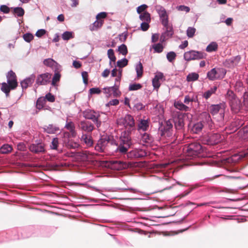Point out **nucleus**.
I'll return each instance as SVG.
<instances>
[{"label": "nucleus", "instance_id": "1", "mask_svg": "<svg viewBox=\"0 0 248 248\" xmlns=\"http://www.w3.org/2000/svg\"><path fill=\"white\" fill-rule=\"evenodd\" d=\"M117 124L118 126H122L125 130L121 134L116 151L125 154L132 145L130 134L136 130L135 120L132 116L127 114L124 117L117 119Z\"/></svg>", "mask_w": 248, "mask_h": 248}, {"label": "nucleus", "instance_id": "2", "mask_svg": "<svg viewBox=\"0 0 248 248\" xmlns=\"http://www.w3.org/2000/svg\"><path fill=\"white\" fill-rule=\"evenodd\" d=\"M7 83L3 82L1 84V90L6 96H8L11 90L15 89L17 86V82L16 74L12 70L7 75Z\"/></svg>", "mask_w": 248, "mask_h": 248}, {"label": "nucleus", "instance_id": "3", "mask_svg": "<svg viewBox=\"0 0 248 248\" xmlns=\"http://www.w3.org/2000/svg\"><path fill=\"white\" fill-rule=\"evenodd\" d=\"M202 121L195 124L193 127L192 131L196 133L200 132L204 125H207L210 129L213 127L212 120L210 115L207 112H204L202 114Z\"/></svg>", "mask_w": 248, "mask_h": 248}, {"label": "nucleus", "instance_id": "4", "mask_svg": "<svg viewBox=\"0 0 248 248\" xmlns=\"http://www.w3.org/2000/svg\"><path fill=\"white\" fill-rule=\"evenodd\" d=\"M202 151V146L199 143L194 142L185 148V154L187 156L195 157Z\"/></svg>", "mask_w": 248, "mask_h": 248}, {"label": "nucleus", "instance_id": "5", "mask_svg": "<svg viewBox=\"0 0 248 248\" xmlns=\"http://www.w3.org/2000/svg\"><path fill=\"white\" fill-rule=\"evenodd\" d=\"M83 115L85 119L92 120L97 128L101 126V121L100 118V114L99 112L87 109L83 111Z\"/></svg>", "mask_w": 248, "mask_h": 248}, {"label": "nucleus", "instance_id": "6", "mask_svg": "<svg viewBox=\"0 0 248 248\" xmlns=\"http://www.w3.org/2000/svg\"><path fill=\"white\" fill-rule=\"evenodd\" d=\"M114 141L110 140L108 138H101L98 140L95 149L99 152H105L108 150L109 145H112Z\"/></svg>", "mask_w": 248, "mask_h": 248}, {"label": "nucleus", "instance_id": "7", "mask_svg": "<svg viewBox=\"0 0 248 248\" xmlns=\"http://www.w3.org/2000/svg\"><path fill=\"white\" fill-rule=\"evenodd\" d=\"M206 54L201 51L190 50L186 52L184 54V59L186 61L200 60L204 58Z\"/></svg>", "mask_w": 248, "mask_h": 248}, {"label": "nucleus", "instance_id": "8", "mask_svg": "<svg viewBox=\"0 0 248 248\" xmlns=\"http://www.w3.org/2000/svg\"><path fill=\"white\" fill-rule=\"evenodd\" d=\"M162 137L170 138L172 135V124L170 120L165 122L159 128Z\"/></svg>", "mask_w": 248, "mask_h": 248}, {"label": "nucleus", "instance_id": "9", "mask_svg": "<svg viewBox=\"0 0 248 248\" xmlns=\"http://www.w3.org/2000/svg\"><path fill=\"white\" fill-rule=\"evenodd\" d=\"M222 140L220 134L218 133H210L204 137L205 144L214 145L220 142Z\"/></svg>", "mask_w": 248, "mask_h": 248}, {"label": "nucleus", "instance_id": "10", "mask_svg": "<svg viewBox=\"0 0 248 248\" xmlns=\"http://www.w3.org/2000/svg\"><path fill=\"white\" fill-rule=\"evenodd\" d=\"M51 75L48 73L38 75L36 79V83L38 85H46L50 82Z\"/></svg>", "mask_w": 248, "mask_h": 248}, {"label": "nucleus", "instance_id": "11", "mask_svg": "<svg viewBox=\"0 0 248 248\" xmlns=\"http://www.w3.org/2000/svg\"><path fill=\"white\" fill-rule=\"evenodd\" d=\"M224 105L222 104L212 105L209 107V111L212 115H215L218 112H220V120H222L224 118Z\"/></svg>", "mask_w": 248, "mask_h": 248}, {"label": "nucleus", "instance_id": "12", "mask_svg": "<svg viewBox=\"0 0 248 248\" xmlns=\"http://www.w3.org/2000/svg\"><path fill=\"white\" fill-rule=\"evenodd\" d=\"M103 91L104 93L106 94L107 97H109L112 94L114 97L119 96L121 94V92L119 90V86L117 85L112 87L104 88Z\"/></svg>", "mask_w": 248, "mask_h": 248}, {"label": "nucleus", "instance_id": "13", "mask_svg": "<svg viewBox=\"0 0 248 248\" xmlns=\"http://www.w3.org/2000/svg\"><path fill=\"white\" fill-rule=\"evenodd\" d=\"M78 126L80 130L88 133L92 132L94 129V125L91 122L85 120L80 121Z\"/></svg>", "mask_w": 248, "mask_h": 248}, {"label": "nucleus", "instance_id": "14", "mask_svg": "<svg viewBox=\"0 0 248 248\" xmlns=\"http://www.w3.org/2000/svg\"><path fill=\"white\" fill-rule=\"evenodd\" d=\"M156 10L159 15L161 23L166 25L167 22H169V19L168 15L165 8L160 6H156Z\"/></svg>", "mask_w": 248, "mask_h": 248}, {"label": "nucleus", "instance_id": "15", "mask_svg": "<svg viewBox=\"0 0 248 248\" xmlns=\"http://www.w3.org/2000/svg\"><path fill=\"white\" fill-rule=\"evenodd\" d=\"M229 104L231 107V110L234 113H238L241 109L244 108V107L242 104L240 100L238 98L229 102Z\"/></svg>", "mask_w": 248, "mask_h": 248}, {"label": "nucleus", "instance_id": "16", "mask_svg": "<svg viewBox=\"0 0 248 248\" xmlns=\"http://www.w3.org/2000/svg\"><path fill=\"white\" fill-rule=\"evenodd\" d=\"M186 113H179L177 116L175 118L174 122L175 123V126L177 129H182L185 125V120L186 118Z\"/></svg>", "mask_w": 248, "mask_h": 248}, {"label": "nucleus", "instance_id": "17", "mask_svg": "<svg viewBox=\"0 0 248 248\" xmlns=\"http://www.w3.org/2000/svg\"><path fill=\"white\" fill-rule=\"evenodd\" d=\"M29 150L31 152L35 154L44 153L46 152L45 145L42 143L31 144L29 146Z\"/></svg>", "mask_w": 248, "mask_h": 248}, {"label": "nucleus", "instance_id": "18", "mask_svg": "<svg viewBox=\"0 0 248 248\" xmlns=\"http://www.w3.org/2000/svg\"><path fill=\"white\" fill-rule=\"evenodd\" d=\"M241 60V57L237 56L232 57L230 59H227L224 62V65L229 68H232L237 65Z\"/></svg>", "mask_w": 248, "mask_h": 248}, {"label": "nucleus", "instance_id": "19", "mask_svg": "<svg viewBox=\"0 0 248 248\" xmlns=\"http://www.w3.org/2000/svg\"><path fill=\"white\" fill-rule=\"evenodd\" d=\"M146 155V152L142 149H135L128 153V156L131 158H142Z\"/></svg>", "mask_w": 248, "mask_h": 248}, {"label": "nucleus", "instance_id": "20", "mask_svg": "<svg viewBox=\"0 0 248 248\" xmlns=\"http://www.w3.org/2000/svg\"><path fill=\"white\" fill-rule=\"evenodd\" d=\"M163 75L161 73H157L152 80V84L154 88L157 91L160 86L161 81L163 78Z\"/></svg>", "mask_w": 248, "mask_h": 248}, {"label": "nucleus", "instance_id": "21", "mask_svg": "<svg viewBox=\"0 0 248 248\" xmlns=\"http://www.w3.org/2000/svg\"><path fill=\"white\" fill-rule=\"evenodd\" d=\"M35 78L34 75H31L30 77L25 79L20 83L21 86L23 89H27L29 86H31L33 83Z\"/></svg>", "mask_w": 248, "mask_h": 248}, {"label": "nucleus", "instance_id": "22", "mask_svg": "<svg viewBox=\"0 0 248 248\" xmlns=\"http://www.w3.org/2000/svg\"><path fill=\"white\" fill-rule=\"evenodd\" d=\"M220 70L213 68L207 73V77L211 80H215L219 78V73Z\"/></svg>", "mask_w": 248, "mask_h": 248}, {"label": "nucleus", "instance_id": "23", "mask_svg": "<svg viewBox=\"0 0 248 248\" xmlns=\"http://www.w3.org/2000/svg\"><path fill=\"white\" fill-rule=\"evenodd\" d=\"M64 127L69 131L73 137L76 136L77 132L75 130V125L73 122L67 121Z\"/></svg>", "mask_w": 248, "mask_h": 248}, {"label": "nucleus", "instance_id": "24", "mask_svg": "<svg viewBox=\"0 0 248 248\" xmlns=\"http://www.w3.org/2000/svg\"><path fill=\"white\" fill-rule=\"evenodd\" d=\"M149 127V122L147 120H141L138 125V130H142L143 131H146Z\"/></svg>", "mask_w": 248, "mask_h": 248}, {"label": "nucleus", "instance_id": "25", "mask_svg": "<svg viewBox=\"0 0 248 248\" xmlns=\"http://www.w3.org/2000/svg\"><path fill=\"white\" fill-rule=\"evenodd\" d=\"M81 140L84 142L87 146L90 147L93 144V140L91 136L87 134H83L81 138Z\"/></svg>", "mask_w": 248, "mask_h": 248}, {"label": "nucleus", "instance_id": "26", "mask_svg": "<svg viewBox=\"0 0 248 248\" xmlns=\"http://www.w3.org/2000/svg\"><path fill=\"white\" fill-rule=\"evenodd\" d=\"M44 130L48 134H54L59 130V128L53 124H49L47 126H45Z\"/></svg>", "mask_w": 248, "mask_h": 248}, {"label": "nucleus", "instance_id": "27", "mask_svg": "<svg viewBox=\"0 0 248 248\" xmlns=\"http://www.w3.org/2000/svg\"><path fill=\"white\" fill-rule=\"evenodd\" d=\"M104 24V21H101L100 20H98L96 19L95 21H94L93 24L90 25V29L92 31H96L99 28H100Z\"/></svg>", "mask_w": 248, "mask_h": 248}, {"label": "nucleus", "instance_id": "28", "mask_svg": "<svg viewBox=\"0 0 248 248\" xmlns=\"http://www.w3.org/2000/svg\"><path fill=\"white\" fill-rule=\"evenodd\" d=\"M240 137L244 140H248V125L245 126L239 131Z\"/></svg>", "mask_w": 248, "mask_h": 248}, {"label": "nucleus", "instance_id": "29", "mask_svg": "<svg viewBox=\"0 0 248 248\" xmlns=\"http://www.w3.org/2000/svg\"><path fill=\"white\" fill-rule=\"evenodd\" d=\"M174 107L176 108H177L180 110L185 111H188L190 110L188 106L184 105L182 102H175L174 103Z\"/></svg>", "mask_w": 248, "mask_h": 248}, {"label": "nucleus", "instance_id": "30", "mask_svg": "<svg viewBox=\"0 0 248 248\" xmlns=\"http://www.w3.org/2000/svg\"><path fill=\"white\" fill-rule=\"evenodd\" d=\"M43 63L45 65L52 68L55 67L58 65L56 62L50 58L45 59Z\"/></svg>", "mask_w": 248, "mask_h": 248}, {"label": "nucleus", "instance_id": "31", "mask_svg": "<svg viewBox=\"0 0 248 248\" xmlns=\"http://www.w3.org/2000/svg\"><path fill=\"white\" fill-rule=\"evenodd\" d=\"M164 28L166 29V32L165 33V35L168 37H170L173 34V29L172 26L169 24V22H167L166 25L162 24Z\"/></svg>", "mask_w": 248, "mask_h": 248}, {"label": "nucleus", "instance_id": "32", "mask_svg": "<svg viewBox=\"0 0 248 248\" xmlns=\"http://www.w3.org/2000/svg\"><path fill=\"white\" fill-rule=\"evenodd\" d=\"M65 145L68 149H77L79 147V144L73 140H68L65 142Z\"/></svg>", "mask_w": 248, "mask_h": 248}, {"label": "nucleus", "instance_id": "33", "mask_svg": "<svg viewBox=\"0 0 248 248\" xmlns=\"http://www.w3.org/2000/svg\"><path fill=\"white\" fill-rule=\"evenodd\" d=\"M217 90V87L214 86L213 88H211L210 89L204 93L203 97L206 99H208L213 94L216 93Z\"/></svg>", "mask_w": 248, "mask_h": 248}, {"label": "nucleus", "instance_id": "34", "mask_svg": "<svg viewBox=\"0 0 248 248\" xmlns=\"http://www.w3.org/2000/svg\"><path fill=\"white\" fill-rule=\"evenodd\" d=\"M136 70L138 78H140L142 76L143 71V66L140 62H139V63L137 65Z\"/></svg>", "mask_w": 248, "mask_h": 248}, {"label": "nucleus", "instance_id": "35", "mask_svg": "<svg viewBox=\"0 0 248 248\" xmlns=\"http://www.w3.org/2000/svg\"><path fill=\"white\" fill-rule=\"evenodd\" d=\"M140 18L143 22H150L151 16L149 13L147 12H145L140 15Z\"/></svg>", "mask_w": 248, "mask_h": 248}, {"label": "nucleus", "instance_id": "36", "mask_svg": "<svg viewBox=\"0 0 248 248\" xmlns=\"http://www.w3.org/2000/svg\"><path fill=\"white\" fill-rule=\"evenodd\" d=\"M218 45L216 42H212L209 45L207 46L206 48V51L211 52L212 51H215L217 49Z\"/></svg>", "mask_w": 248, "mask_h": 248}, {"label": "nucleus", "instance_id": "37", "mask_svg": "<svg viewBox=\"0 0 248 248\" xmlns=\"http://www.w3.org/2000/svg\"><path fill=\"white\" fill-rule=\"evenodd\" d=\"M12 147L8 144H4L0 148V153L3 154H8L12 150Z\"/></svg>", "mask_w": 248, "mask_h": 248}, {"label": "nucleus", "instance_id": "38", "mask_svg": "<svg viewBox=\"0 0 248 248\" xmlns=\"http://www.w3.org/2000/svg\"><path fill=\"white\" fill-rule=\"evenodd\" d=\"M199 78V75L196 73H192L189 74L187 77L186 80L187 81H194L197 80Z\"/></svg>", "mask_w": 248, "mask_h": 248}, {"label": "nucleus", "instance_id": "39", "mask_svg": "<svg viewBox=\"0 0 248 248\" xmlns=\"http://www.w3.org/2000/svg\"><path fill=\"white\" fill-rule=\"evenodd\" d=\"M61 75L59 72H56L54 74V75L52 78L51 84L53 86H55L57 85V83L60 80Z\"/></svg>", "mask_w": 248, "mask_h": 248}, {"label": "nucleus", "instance_id": "40", "mask_svg": "<svg viewBox=\"0 0 248 248\" xmlns=\"http://www.w3.org/2000/svg\"><path fill=\"white\" fill-rule=\"evenodd\" d=\"M243 103L244 109L245 110L248 109V92H246L243 96Z\"/></svg>", "mask_w": 248, "mask_h": 248}, {"label": "nucleus", "instance_id": "41", "mask_svg": "<svg viewBox=\"0 0 248 248\" xmlns=\"http://www.w3.org/2000/svg\"><path fill=\"white\" fill-rule=\"evenodd\" d=\"M141 140L145 143H151L153 141L152 137L146 133L142 135Z\"/></svg>", "mask_w": 248, "mask_h": 248}, {"label": "nucleus", "instance_id": "42", "mask_svg": "<svg viewBox=\"0 0 248 248\" xmlns=\"http://www.w3.org/2000/svg\"><path fill=\"white\" fill-rule=\"evenodd\" d=\"M46 103V99L44 98L40 97L38 99L36 102V108L39 109L42 108Z\"/></svg>", "mask_w": 248, "mask_h": 248}, {"label": "nucleus", "instance_id": "43", "mask_svg": "<svg viewBox=\"0 0 248 248\" xmlns=\"http://www.w3.org/2000/svg\"><path fill=\"white\" fill-rule=\"evenodd\" d=\"M118 51L123 55L125 56L128 52L127 46L124 44H122L118 47Z\"/></svg>", "mask_w": 248, "mask_h": 248}, {"label": "nucleus", "instance_id": "44", "mask_svg": "<svg viewBox=\"0 0 248 248\" xmlns=\"http://www.w3.org/2000/svg\"><path fill=\"white\" fill-rule=\"evenodd\" d=\"M226 98L229 102L233 100V99L237 98L234 94V93L231 90H228L226 95Z\"/></svg>", "mask_w": 248, "mask_h": 248}, {"label": "nucleus", "instance_id": "45", "mask_svg": "<svg viewBox=\"0 0 248 248\" xmlns=\"http://www.w3.org/2000/svg\"><path fill=\"white\" fill-rule=\"evenodd\" d=\"M14 13L18 16H22L24 14V10L21 7H16L14 9Z\"/></svg>", "mask_w": 248, "mask_h": 248}, {"label": "nucleus", "instance_id": "46", "mask_svg": "<svg viewBox=\"0 0 248 248\" xmlns=\"http://www.w3.org/2000/svg\"><path fill=\"white\" fill-rule=\"evenodd\" d=\"M128 60L125 59H123L121 60H119L117 62V66L120 68H123L125 66H126L128 64Z\"/></svg>", "mask_w": 248, "mask_h": 248}, {"label": "nucleus", "instance_id": "47", "mask_svg": "<svg viewBox=\"0 0 248 248\" xmlns=\"http://www.w3.org/2000/svg\"><path fill=\"white\" fill-rule=\"evenodd\" d=\"M108 56L111 62H115L116 61V58L112 49H109L108 50Z\"/></svg>", "mask_w": 248, "mask_h": 248}, {"label": "nucleus", "instance_id": "48", "mask_svg": "<svg viewBox=\"0 0 248 248\" xmlns=\"http://www.w3.org/2000/svg\"><path fill=\"white\" fill-rule=\"evenodd\" d=\"M155 51L157 53H161L163 51V46L160 43H158L153 46Z\"/></svg>", "mask_w": 248, "mask_h": 248}, {"label": "nucleus", "instance_id": "49", "mask_svg": "<svg viewBox=\"0 0 248 248\" xmlns=\"http://www.w3.org/2000/svg\"><path fill=\"white\" fill-rule=\"evenodd\" d=\"M142 85L140 83H134L130 84L129 86V91H136L140 89Z\"/></svg>", "mask_w": 248, "mask_h": 248}, {"label": "nucleus", "instance_id": "50", "mask_svg": "<svg viewBox=\"0 0 248 248\" xmlns=\"http://www.w3.org/2000/svg\"><path fill=\"white\" fill-rule=\"evenodd\" d=\"M196 29L193 27H188L186 30V34L188 37H193L195 33Z\"/></svg>", "mask_w": 248, "mask_h": 248}, {"label": "nucleus", "instance_id": "51", "mask_svg": "<svg viewBox=\"0 0 248 248\" xmlns=\"http://www.w3.org/2000/svg\"><path fill=\"white\" fill-rule=\"evenodd\" d=\"M73 38L72 32L70 31H65L62 34V38L64 40H68L71 38Z\"/></svg>", "mask_w": 248, "mask_h": 248}, {"label": "nucleus", "instance_id": "52", "mask_svg": "<svg viewBox=\"0 0 248 248\" xmlns=\"http://www.w3.org/2000/svg\"><path fill=\"white\" fill-rule=\"evenodd\" d=\"M59 145V140L57 138L53 139L50 145L52 149L57 150Z\"/></svg>", "mask_w": 248, "mask_h": 248}, {"label": "nucleus", "instance_id": "53", "mask_svg": "<svg viewBox=\"0 0 248 248\" xmlns=\"http://www.w3.org/2000/svg\"><path fill=\"white\" fill-rule=\"evenodd\" d=\"M107 13L105 12H101L96 15V19L101 21H104V19L107 17Z\"/></svg>", "mask_w": 248, "mask_h": 248}, {"label": "nucleus", "instance_id": "54", "mask_svg": "<svg viewBox=\"0 0 248 248\" xmlns=\"http://www.w3.org/2000/svg\"><path fill=\"white\" fill-rule=\"evenodd\" d=\"M176 55L174 52H170L167 55V58L170 62H173L176 58Z\"/></svg>", "mask_w": 248, "mask_h": 248}, {"label": "nucleus", "instance_id": "55", "mask_svg": "<svg viewBox=\"0 0 248 248\" xmlns=\"http://www.w3.org/2000/svg\"><path fill=\"white\" fill-rule=\"evenodd\" d=\"M23 37L25 41L29 43L33 40L34 38L33 35L30 33H27L24 34Z\"/></svg>", "mask_w": 248, "mask_h": 248}, {"label": "nucleus", "instance_id": "56", "mask_svg": "<svg viewBox=\"0 0 248 248\" xmlns=\"http://www.w3.org/2000/svg\"><path fill=\"white\" fill-rule=\"evenodd\" d=\"M148 6L146 4H142L137 8V11L138 14H141L145 12L144 11L147 9Z\"/></svg>", "mask_w": 248, "mask_h": 248}, {"label": "nucleus", "instance_id": "57", "mask_svg": "<svg viewBox=\"0 0 248 248\" xmlns=\"http://www.w3.org/2000/svg\"><path fill=\"white\" fill-rule=\"evenodd\" d=\"M145 106L140 102L137 103L134 106V109L136 110H140L143 109Z\"/></svg>", "mask_w": 248, "mask_h": 248}, {"label": "nucleus", "instance_id": "58", "mask_svg": "<svg viewBox=\"0 0 248 248\" xmlns=\"http://www.w3.org/2000/svg\"><path fill=\"white\" fill-rule=\"evenodd\" d=\"M150 22H143L140 25V28L143 31H146L149 28Z\"/></svg>", "mask_w": 248, "mask_h": 248}, {"label": "nucleus", "instance_id": "59", "mask_svg": "<svg viewBox=\"0 0 248 248\" xmlns=\"http://www.w3.org/2000/svg\"><path fill=\"white\" fill-rule=\"evenodd\" d=\"M46 99L50 102H53L55 101L54 96L50 93H48L46 95L45 99Z\"/></svg>", "mask_w": 248, "mask_h": 248}, {"label": "nucleus", "instance_id": "60", "mask_svg": "<svg viewBox=\"0 0 248 248\" xmlns=\"http://www.w3.org/2000/svg\"><path fill=\"white\" fill-rule=\"evenodd\" d=\"M177 9L179 11H185L186 13H188L190 11L189 7L185 6V5H180L177 7Z\"/></svg>", "mask_w": 248, "mask_h": 248}, {"label": "nucleus", "instance_id": "61", "mask_svg": "<svg viewBox=\"0 0 248 248\" xmlns=\"http://www.w3.org/2000/svg\"><path fill=\"white\" fill-rule=\"evenodd\" d=\"M82 77L83 80V82L85 84H87L88 81V74L87 72L84 71L81 73Z\"/></svg>", "mask_w": 248, "mask_h": 248}, {"label": "nucleus", "instance_id": "62", "mask_svg": "<svg viewBox=\"0 0 248 248\" xmlns=\"http://www.w3.org/2000/svg\"><path fill=\"white\" fill-rule=\"evenodd\" d=\"M0 10L4 13L7 14L10 12V8L5 5H2L0 7Z\"/></svg>", "mask_w": 248, "mask_h": 248}, {"label": "nucleus", "instance_id": "63", "mask_svg": "<svg viewBox=\"0 0 248 248\" xmlns=\"http://www.w3.org/2000/svg\"><path fill=\"white\" fill-rule=\"evenodd\" d=\"M101 92V90L98 88H92L90 89L91 94H99Z\"/></svg>", "mask_w": 248, "mask_h": 248}, {"label": "nucleus", "instance_id": "64", "mask_svg": "<svg viewBox=\"0 0 248 248\" xmlns=\"http://www.w3.org/2000/svg\"><path fill=\"white\" fill-rule=\"evenodd\" d=\"M46 32V31L44 29H40L38 30L36 32V36L38 37H41L44 35Z\"/></svg>", "mask_w": 248, "mask_h": 248}]
</instances>
